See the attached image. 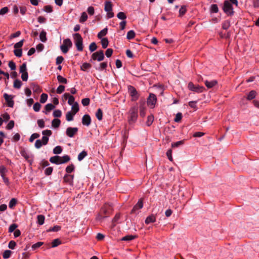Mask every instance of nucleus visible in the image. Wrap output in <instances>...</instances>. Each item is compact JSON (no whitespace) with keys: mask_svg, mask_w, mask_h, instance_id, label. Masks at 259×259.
Instances as JSON below:
<instances>
[{"mask_svg":"<svg viewBox=\"0 0 259 259\" xmlns=\"http://www.w3.org/2000/svg\"><path fill=\"white\" fill-rule=\"evenodd\" d=\"M112 212V208L111 205L108 204H106L101 208L100 212L99 215L97 217V219L98 220H100L101 219L107 218L111 214Z\"/></svg>","mask_w":259,"mask_h":259,"instance_id":"f257e3e1","label":"nucleus"},{"mask_svg":"<svg viewBox=\"0 0 259 259\" xmlns=\"http://www.w3.org/2000/svg\"><path fill=\"white\" fill-rule=\"evenodd\" d=\"M70 160V157L67 155H64L62 157L59 156H54L50 158V161L56 164H61L68 162Z\"/></svg>","mask_w":259,"mask_h":259,"instance_id":"f03ea898","label":"nucleus"},{"mask_svg":"<svg viewBox=\"0 0 259 259\" xmlns=\"http://www.w3.org/2000/svg\"><path fill=\"white\" fill-rule=\"evenodd\" d=\"M138 108L137 106H134L131 108L129 111L128 122L130 124L135 123L138 117Z\"/></svg>","mask_w":259,"mask_h":259,"instance_id":"7ed1b4c3","label":"nucleus"},{"mask_svg":"<svg viewBox=\"0 0 259 259\" xmlns=\"http://www.w3.org/2000/svg\"><path fill=\"white\" fill-rule=\"evenodd\" d=\"M75 39V44L78 51H82L83 50L82 38L79 33H75L73 35Z\"/></svg>","mask_w":259,"mask_h":259,"instance_id":"20e7f679","label":"nucleus"},{"mask_svg":"<svg viewBox=\"0 0 259 259\" xmlns=\"http://www.w3.org/2000/svg\"><path fill=\"white\" fill-rule=\"evenodd\" d=\"M223 9L224 12L228 15L231 16L234 14L232 4L227 0L225 1Z\"/></svg>","mask_w":259,"mask_h":259,"instance_id":"39448f33","label":"nucleus"},{"mask_svg":"<svg viewBox=\"0 0 259 259\" xmlns=\"http://www.w3.org/2000/svg\"><path fill=\"white\" fill-rule=\"evenodd\" d=\"M72 46V43L69 38L65 39L63 40V44L60 46V49L63 53H67L69 48Z\"/></svg>","mask_w":259,"mask_h":259,"instance_id":"423d86ee","label":"nucleus"},{"mask_svg":"<svg viewBox=\"0 0 259 259\" xmlns=\"http://www.w3.org/2000/svg\"><path fill=\"white\" fill-rule=\"evenodd\" d=\"M188 88L190 90L196 92L197 93H202L205 90V88L203 87L200 86L199 85H195L192 82H190L188 83Z\"/></svg>","mask_w":259,"mask_h":259,"instance_id":"0eeeda50","label":"nucleus"},{"mask_svg":"<svg viewBox=\"0 0 259 259\" xmlns=\"http://www.w3.org/2000/svg\"><path fill=\"white\" fill-rule=\"evenodd\" d=\"M105 57L104 55V51L103 50H100L95 53H94L91 56V59L93 60H97L99 62H100L104 60Z\"/></svg>","mask_w":259,"mask_h":259,"instance_id":"6e6552de","label":"nucleus"},{"mask_svg":"<svg viewBox=\"0 0 259 259\" xmlns=\"http://www.w3.org/2000/svg\"><path fill=\"white\" fill-rule=\"evenodd\" d=\"M128 92L130 96L132 97V101H135L139 98V94L135 88L133 86L129 85L128 87Z\"/></svg>","mask_w":259,"mask_h":259,"instance_id":"1a4fd4ad","label":"nucleus"},{"mask_svg":"<svg viewBox=\"0 0 259 259\" xmlns=\"http://www.w3.org/2000/svg\"><path fill=\"white\" fill-rule=\"evenodd\" d=\"M156 101L157 99L155 95L153 93H150L147 99V104L149 106L154 107L156 104Z\"/></svg>","mask_w":259,"mask_h":259,"instance_id":"9d476101","label":"nucleus"},{"mask_svg":"<svg viewBox=\"0 0 259 259\" xmlns=\"http://www.w3.org/2000/svg\"><path fill=\"white\" fill-rule=\"evenodd\" d=\"M78 128L77 127H68L66 129V134L68 137L72 138L75 134H76Z\"/></svg>","mask_w":259,"mask_h":259,"instance_id":"9b49d317","label":"nucleus"},{"mask_svg":"<svg viewBox=\"0 0 259 259\" xmlns=\"http://www.w3.org/2000/svg\"><path fill=\"white\" fill-rule=\"evenodd\" d=\"M4 97L7 102L8 106L10 107H13L14 102L13 100V98L11 95H9L6 93L4 94Z\"/></svg>","mask_w":259,"mask_h":259,"instance_id":"f8f14e48","label":"nucleus"},{"mask_svg":"<svg viewBox=\"0 0 259 259\" xmlns=\"http://www.w3.org/2000/svg\"><path fill=\"white\" fill-rule=\"evenodd\" d=\"M83 125L89 126L91 123V118L89 114H85L83 116L81 120Z\"/></svg>","mask_w":259,"mask_h":259,"instance_id":"ddd939ff","label":"nucleus"},{"mask_svg":"<svg viewBox=\"0 0 259 259\" xmlns=\"http://www.w3.org/2000/svg\"><path fill=\"white\" fill-rule=\"evenodd\" d=\"M143 201L142 200V199H140L138 203L134 206L133 208L132 209V211H131V213H138V212H137V210L139 209H141L143 207Z\"/></svg>","mask_w":259,"mask_h":259,"instance_id":"4468645a","label":"nucleus"},{"mask_svg":"<svg viewBox=\"0 0 259 259\" xmlns=\"http://www.w3.org/2000/svg\"><path fill=\"white\" fill-rule=\"evenodd\" d=\"M73 175H65L64 177L63 180L65 183H67L72 185H73Z\"/></svg>","mask_w":259,"mask_h":259,"instance_id":"2eb2a0df","label":"nucleus"},{"mask_svg":"<svg viewBox=\"0 0 259 259\" xmlns=\"http://www.w3.org/2000/svg\"><path fill=\"white\" fill-rule=\"evenodd\" d=\"M217 83L218 81L216 80H212L210 81L206 80L204 81L205 85L208 89L212 88V87L215 86L217 84Z\"/></svg>","mask_w":259,"mask_h":259,"instance_id":"dca6fc26","label":"nucleus"},{"mask_svg":"<svg viewBox=\"0 0 259 259\" xmlns=\"http://www.w3.org/2000/svg\"><path fill=\"white\" fill-rule=\"evenodd\" d=\"M155 221H156L155 217L153 214H151L147 217V218L145 220V222L146 224H149L150 223L155 222Z\"/></svg>","mask_w":259,"mask_h":259,"instance_id":"f3484780","label":"nucleus"},{"mask_svg":"<svg viewBox=\"0 0 259 259\" xmlns=\"http://www.w3.org/2000/svg\"><path fill=\"white\" fill-rule=\"evenodd\" d=\"M107 66V62H102L99 64L98 66H95L96 70L102 71L106 68Z\"/></svg>","mask_w":259,"mask_h":259,"instance_id":"a211bd4d","label":"nucleus"},{"mask_svg":"<svg viewBox=\"0 0 259 259\" xmlns=\"http://www.w3.org/2000/svg\"><path fill=\"white\" fill-rule=\"evenodd\" d=\"M31 87L34 92L39 93H40L42 91L39 85L34 83H32L31 84Z\"/></svg>","mask_w":259,"mask_h":259,"instance_id":"6ab92c4d","label":"nucleus"},{"mask_svg":"<svg viewBox=\"0 0 259 259\" xmlns=\"http://www.w3.org/2000/svg\"><path fill=\"white\" fill-rule=\"evenodd\" d=\"M136 235H128L122 237L121 239L122 241H130L137 238Z\"/></svg>","mask_w":259,"mask_h":259,"instance_id":"aec40b11","label":"nucleus"},{"mask_svg":"<svg viewBox=\"0 0 259 259\" xmlns=\"http://www.w3.org/2000/svg\"><path fill=\"white\" fill-rule=\"evenodd\" d=\"M105 11L106 12L112 11V5L111 2H106L105 4Z\"/></svg>","mask_w":259,"mask_h":259,"instance_id":"412c9836","label":"nucleus"},{"mask_svg":"<svg viewBox=\"0 0 259 259\" xmlns=\"http://www.w3.org/2000/svg\"><path fill=\"white\" fill-rule=\"evenodd\" d=\"M55 107L53 104L51 103L48 104L45 106L46 111H44V112L47 114L48 113V112H49L51 110H53V109L55 108Z\"/></svg>","mask_w":259,"mask_h":259,"instance_id":"4be33fe9","label":"nucleus"},{"mask_svg":"<svg viewBox=\"0 0 259 259\" xmlns=\"http://www.w3.org/2000/svg\"><path fill=\"white\" fill-rule=\"evenodd\" d=\"M61 123V121L59 119H54L52 121V125L54 128H58L59 127Z\"/></svg>","mask_w":259,"mask_h":259,"instance_id":"5701e85b","label":"nucleus"},{"mask_svg":"<svg viewBox=\"0 0 259 259\" xmlns=\"http://www.w3.org/2000/svg\"><path fill=\"white\" fill-rule=\"evenodd\" d=\"M46 35L47 33L44 30H42L40 33L39 38L40 40L43 42H45L47 40Z\"/></svg>","mask_w":259,"mask_h":259,"instance_id":"b1692460","label":"nucleus"},{"mask_svg":"<svg viewBox=\"0 0 259 259\" xmlns=\"http://www.w3.org/2000/svg\"><path fill=\"white\" fill-rule=\"evenodd\" d=\"M256 95V92L254 90H252L247 95V99L248 100H251L255 97Z\"/></svg>","mask_w":259,"mask_h":259,"instance_id":"393cba45","label":"nucleus"},{"mask_svg":"<svg viewBox=\"0 0 259 259\" xmlns=\"http://www.w3.org/2000/svg\"><path fill=\"white\" fill-rule=\"evenodd\" d=\"M75 115V114L72 113L71 111H69L67 112L66 114V119L68 121H70L73 120V116Z\"/></svg>","mask_w":259,"mask_h":259,"instance_id":"a878e982","label":"nucleus"},{"mask_svg":"<svg viewBox=\"0 0 259 259\" xmlns=\"http://www.w3.org/2000/svg\"><path fill=\"white\" fill-rule=\"evenodd\" d=\"M96 116L99 120H101L103 117V111L101 109L99 108L96 113Z\"/></svg>","mask_w":259,"mask_h":259,"instance_id":"bb28decb","label":"nucleus"},{"mask_svg":"<svg viewBox=\"0 0 259 259\" xmlns=\"http://www.w3.org/2000/svg\"><path fill=\"white\" fill-rule=\"evenodd\" d=\"M37 222L39 225H42L44 224V221H45V219L44 215H41V214L38 215L37 217Z\"/></svg>","mask_w":259,"mask_h":259,"instance_id":"cd10ccee","label":"nucleus"},{"mask_svg":"<svg viewBox=\"0 0 259 259\" xmlns=\"http://www.w3.org/2000/svg\"><path fill=\"white\" fill-rule=\"evenodd\" d=\"M87 155V151L83 150L78 155L77 159L79 161H81Z\"/></svg>","mask_w":259,"mask_h":259,"instance_id":"c85d7f7f","label":"nucleus"},{"mask_svg":"<svg viewBox=\"0 0 259 259\" xmlns=\"http://www.w3.org/2000/svg\"><path fill=\"white\" fill-rule=\"evenodd\" d=\"M71 109V112L75 114L79 111V106L78 103L76 102L74 103L72 106Z\"/></svg>","mask_w":259,"mask_h":259,"instance_id":"c756f323","label":"nucleus"},{"mask_svg":"<svg viewBox=\"0 0 259 259\" xmlns=\"http://www.w3.org/2000/svg\"><path fill=\"white\" fill-rule=\"evenodd\" d=\"M88 19V15L85 12H83L81 13V17L79 20L80 23H83L85 21H87Z\"/></svg>","mask_w":259,"mask_h":259,"instance_id":"7c9ffc66","label":"nucleus"},{"mask_svg":"<svg viewBox=\"0 0 259 259\" xmlns=\"http://www.w3.org/2000/svg\"><path fill=\"white\" fill-rule=\"evenodd\" d=\"M154 120V116L153 115L151 114L149 115L147 117V120L146 121V124L147 126H150L153 123Z\"/></svg>","mask_w":259,"mask_h":259,"instance_id":"2f4dec72","label":"nucleus"},{"mask_svg":"<svg viewBox=\"0 0 259 259\" xmlns=\"http://www.w3.org/2000/svg\"><path fill=\"white\" fill-rule=\"evenodd\" d=\"M108 29L107 28H104L100 32H99L98 34V37L99 38H101L103 36L106 35L107 33Z\"/></svg>","mask_w":259,"mask_h":259,"instance_id":"473e14b6","label":"nucleus"},{"mask_svg":"<svg viewBox=\"0 0 259 259\" xmlns=\"http://www.w3.org/2000/svg\"><path fill=\"white\" fill-rule=\"evenodd\" d=\"M57 78L58 81L60 83H64V84H66L67 83V79L62 77L60 75H58Z\"/></svg>","mask_w":259,"mask_h":259,"instance_id":"72a5a7b5","label":"nucleus"},{"mask_svg":"<svg viewBox=\"0 0 259 259\" xmlns=\"http://www.w3.org/2000/svg\"><path fill=\"white\" fill-rule=\"evenodd\" d=\"M135 36V32H134V30H130L129 31L127 32V36H126V37H127V39H132L133 38H134Z\"/></svg>","mask_w":259,"mask_h":259,"instance_id":"f704fd0d","label":"nucleus"},{"mask_svg":"<svg viewBox=\"0 0 259 259\" xmlns=\"http://www.w3.org/2000/svg\"><path fill=\"white\" fill-rule=\"evenodd\" d=\"M8 172L6 167L4 165L0 166V175L1 177L5 176V174Z\"/></svg>","mask_w":259,"mask_h":259,"instance_id":"c9c22d12","label":"nucleus"},{"mask_svg":"<svg viewBox=\"0 0 259 259\" xmlns=\"http://www.w3.org/2000/svg\"><path fill=\"white\" fill-rule=\"evenodd\" d=\"M108 40L107 38H103L101 40V44L103 49H106L108 45Z\"/></svg>","mask_w":259,"mask_h":259,"instance_id":"e433bc0d","label":"nucleus"},{"mask_svg":"<svg viewBox=\"0 0 259 259\" xmlns=\"http://www.w3.org/2000/svg\"><path fill=\"white\" fill-rule=\"evenodd\" d=\"M62 151V148L60 146L55 147L53 149V153L55 154H60Z\"/></svg>","mask_w":259,"mask_h":259,"instance_id":"4c0bfd02","label":"nucleus"},{"mask_svg":"<svg viewBox=\"0 0 259 259\" xmlns=\"http://www.w3.org/2000/svg\"><path fill=\"white\" fill-rule=\"evenodd\" d=\"M17 200L16 198H12L9 204V206L10 208H13L17 204Z\"/></svg>","mask_w":259,"mask_h":259,"instance_id":"58836bf2","label":"nucleus"},{"mask_svg":"<svg viewBox=\"0 0 259 259\" xmlns=\"http://www.w3.org/2000/svg\"><path fill=\"white\" fill-rule=\"evenodd\" d=\"M22 85V82L19 79H16L14 82V88L20 89Z\"/></svg>","mask_w":259,"mask_h":259,"instance_id":"ea45409f","label":"nucleus"},{"mask_svg":"<svg viewBox=\"0 0 259 259\" xmlns=\"http://www.w3.org/2000/svg\"><path fill=\"white\" fill-rule=\"evenodd\" d=\"M15 55L18 57H21L22 55V50L21 49H15L14 50Z\"/></svg>","mask_w":259,"mask_h":259,"instance_id":"a19ab883","label":"nucleus"},{"mask_svg":"<svg viewBox=\"0 0 259 259\" xmlns=\"http://www.w3.org/2000/svg\"><path fill=\"white\" fill-rule=\"evenodd\" d=\"M91 67V65L88 63H84L81 66V69L83 71H85L86 70L90 68Z\"/></svg>","mask_w":259,"mask_h":259,"instance_id":"79ce46f5","label":"nucleus"},{"mask_svg":"<svg viewBox=\"0 0 259 259\" xmlns=\"http://www.w3.org/2000/svg\"><path fill=\"white\" fill-rule=\"evenodd\" d=\"M145 110L146 108L144 105H141L140 106V115L142 117L145 116Z\"/></svg>","mask_w":259,"mask_h":259,"instance_id":"37998d69","label":"nucleus"},{"mask_svg":"<svg viewBox=\"0 0 259 259\" xmlns=\"http://www.w3.org/2000/svg\"><path fill=\"white\" fill-rule=\"evenodd\" d=\"M184 140H181L180 141H178L177 142L172 143L171 144V147L172 148H176L178 147L181 145H182L184 144Z\"/></svg>","mask_w":259,"mask_h":259,"instance_id":"c03bdc74","label":"nucleus"},{"mask_svg":"<svg viewBox=\"0 0 259 259\" xmlns=\"http://www.w3.org/2000/svg\"><path fill=\"white\" fill-rule=\"evenodd\" d=\"M48 99V95L43 93L40 96V102L41 103H45Z\"/></svg>","mask_w":259,"mask_h":259,"instance_id":"a18cd8bd","label":"nucleus"},{"mask_svg":"<svg viewBox=\"0 0 259 259\" xmlns=\"http://www.w3.org/2000/svg\"><path fill=\"white\" fill-rule=\"evenodd\" d=\"M97 49V46L95 42H92L89 46V50L91 52L95 51Z\"/></svg>","mask_w":259,"mask_h":259,"instance_id":"49530a36","label":"nucleus"},{"mask_svg":"<svg viewBox=\"0 0 259 259\" xmlns=\"http://www.w3.org/2000/svg\"><path fill=\"white\" fill-rule=\"evenodd\" d=\"M230 26V22L228 20L225 21L222 24V28L224 29H228Z\"/></svg>","mask_w":259,"mask_h":259,"instance_id":"de8ad7c7","label":"nucleus"},{"mask_svg":"<svg viewBox=\"0 0 259 259\" xmlns=\"http://www.w3.org/2000/svg\"><path fill=\"white\" fill-rule=\"evenodd\" d=\"M66 171L69 174L72 172L74 170V166L73 164H71L67 166L66 168Z\"/></svg>","mask_w":259,"mask_h":259,"instance_id":"09e8293b","label":"nucleus"},{"mask_svg":"<svg viewBox=\"0 0 259 259\" xmlns=\"http://www.w3.org/2000/svg\"><path fill=\"white\" fill-rule=\"evenodd\" d=\"M61 243V241L59 240V239H55L53 241L52 243V247H55L60 245Z\"/></svg>","mask_w":259,"mask_h":259,"instance_id":"8fccbe9b","label":"nucleus"},{"mask_svg":"<svg viewBox=\"0 0 259 259\" xmlns=\"http://www.w3.org/2000/svg\"><path fill=\"white\" fill-rule=\"evenodd\" d=\"M61 227L59 226H55L52 228H50L49 230H47V232H58L60 230Z\"/></svg>","mask_w":259,"mask_h":259,"instance_id":"3c124183","label":"nucleus"},{"mask_svg":"<svg viewBox=\"0 0 259 259\" xmlns=\"http://www.w3.org/2000/svg\"><path fill=\"white\" fill-rule=\"evenodd\" d=\"M39 136H40L39 134H38L37 133H34V134H32L31 136H30L29 139V142H33L34 139L39 138Z\"/></svg>","mask_w":259,"mask_h":259,"instance_id":"603ef678","label":"nucleus"},{"mask_svg":"<svg viewBox=\"0 0 259 259\" xmlns=\"http://www.w3.org/2000/svg\"><path fill=\"white\" fill-rule=\"evenodd\" d=\"M11 251L9 250H6L4 251L3 254V256L4 258H8L10 257L11 254Z\"/></svg>","mask_w":259,"mask_h":259,"instance_id":"864d4df0","label":"nucleus"},{"mask_svg":"<svg viewBox=\"0 0 259 259\" xmlns=\"http://www.w3.org/2000/svg\"><path fill=\"white\" fill-rule=\"evenodd\" d=\"M210 10L211 12L218 13L219 12V8L216 4H212L210 7Z\"/></svg>","mask_w":259,"mask_h":259,"instance_id":"5fc2aeb1","label":"nucleus"},{"mask_svg":"<svg viewBox=\"0 0 259 259\" xmlns=\"http://www.w3.org/2000/svg\"><path fill=\"white\" fill-rule=\"evenodd\" d=\"M186 11H187V10H186V6H182L179 10L180 16L181 17L182 16H183L186 13Z\"/></svg>","mask_w":259,"mask_h":259,"instance_id":"6e6d98bb","label":"nucleus"},{"mask_svg":"<svg viewBox=\"0 0 259 259\" xmlns=\"http://www.w3.org/2000/svg\"><path fill=\"white\" fill-rule=\"evenodd\" d=\"M117 17L118 19L121 20H124L126 18L125 14L122 12H119L117 15Z\"/></svg>","mask_w":259,"mask_h":259,"instance_id":"4d7b16f0","label":"nucleus"},{"mask_svg":"<svg viewBox=\"0 0 259 259\" xmlns=\"http://www.w3.org/2000/svg\"><path fill=\"white\" fill-rule=\"evenodd\" d=\"M24 41V40L22 39L21 41H19L18 42H17L16 44H15L14 46V48L18 49H19V48H21L23 45Z\"/></svg>","mask_w":259,"mask_h":259,"instance_id":"13d9d810","label":"nucleus"},{"mask_svg":"<svg viewBox=\"0 0 259 259\" xmlns=\"http://www.w3.org/2000/svg\"><path fill=\"white\" fill-rule=\"evenodd\" d=\"M90 100L89 98H86L82 99L81 103L84 106H88L90 104Z\"/></svg>","mask_w":259,"mask_h":259,"instance_id":"bf43d9fd","label":"nucleus"},{"mask_svg":"<svg viewBox=\"0 0 259 259\" xmlns=\"http://www.w3.org/2000/svg\"><path fill=\"white\" fill-rule=\"evenodd\" d=\"M17 227L18 225L16 224H13L11 225L9 228V232L10 233L14 232Z\"/></svg>","mask_w":259,"mask_h":259,"instance_id":"052dcab7","label":"nucleus"},{"mask_svg":"<svg viewBox=\"0 0 259 259\" xmlns=\"http://www.w3.org/2000/svg\"><path fill=\"white\" fill-rule=\"evenodd\" d=\"M182 118V114L180 112L176 114V117L175 118V121L176 122H179Z\"/></svg>","mask_w":259,"mask_h":259,"instance_id":"680f3d73","label":"nucleus"},{"mask_svg":"<svg viewBox=\"0 0 259 259\" xmlns=\"http://www.w3.org/2000/svg\"><path fill=\"white\" fill-rule=\"evenodd\" d=\"M27 72V68H26V63H24L22 64V65L20 67V72L23 73Z\"/></svg>","mask_w":259,"mask_h":259,"instance_id":"e2e57ef3","label":"nucleus"},{"mask_svg":"<svg viewBox=\"0 0 259 259\" xmlns=\"http://www.w3.org/2000/svg\"><path fill=\"white\" fill-rule=\"evenodd\" d=\"M40 107L41 105L38 102H36L34 104L33 108L35 112H38L40 110Z\"/></svg>","mask_w":259,"mask_h":259,"instance_id":"0e129e2a","label":"nucleus"},{"mask_svg":"<svg viewBox=\"0 0 259 259\" xmlns=\"http://www.w3.org/2000/svg\"><path fill=\"white\" fill-rule=\"evenodd\" d=\"M113 52V51L112 49L109 48L106 51L105 55L107 57L109 58L112 56Z\"/></svg>","mask_w":259,"mask_h":259,"instance_id":"69168bd1","label":"nucleus"},{"mask_svg":"<svg viewBox=\"0 0 259 259\" xmlns=\"http://www.w3.org/2000/svg\"><path fill=\"white\" fill-rule=\"evenodd\" d=\"M43 145L40 140H37L35 143V147L37 149H39Z\"/></svg>","mask_w":259,"mask_h":259,"instance_id":"338daca9","label":"nucleus"},{"mask_svg":"<svg viewBox=\"0 0 259 259\" xmlns=\"http://www.w3.org/2000/svg\"><path fill=\"white\" fill-rule=\"evenodd\" d=\"M65 90V87L63 85H60L57 89L56 92L58 94L62 93Z\"/></svg>","mask_w":259,"mask_h":259,"instance_id":"774afa93","label":"nucleus"}]
</instances>
